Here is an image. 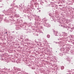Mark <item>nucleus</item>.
<instances>
[{
    "mask_svg": "<svg viewBox=\"0 0 74 74\" xmlns=\"http://www.w3.org/2000/svg\"><path fill=\"white\" fill-rule=\"evenodd\" d=\"M36 3H35V4H36Z\"/></svg>",
    "mask_w": 74,
    "mask_h": 74,
    "instance_id": "obj_1",
    "label": "nucleus"
}]
</instances>
